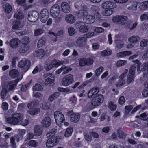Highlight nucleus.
<instances>
[{
    "instance_id": "nucleus-12",
    "label": "nucleus",
    "mask_w": 148,
    "mask_h": 148,
    "mask_svg": "<svg viewBox=\"0 0 148 148\" xmlns=\"http://www.w3.org/2000/svg\"><path fill=\"white\" fill-rule=\"evenodd\" d=\"M128 72V70L127 69H125L123 73L120 75L119 81L116 84V86H121L125 84V81L124 79L126 76L127 73Z\"/></svg>"
},
{
    "instance_id": "nucleus-17",
    "label": "nucleus",
    "mask_w": 148,
    "mask_h": 148,
    "mask_svg": "<svg viewBox=\"0 0 148 148\" xmlns=\"http://www.w3.org/2000/svg\"><path fill=\"white\" fill-rule=\"evenodd\" d=\"M48 34L50 36H54L53 38L52 39V40L53 42H55L57 40L56 36H62L64 34V31L62 30H61L59 31L57 34H56L52 31H50L49 32Z\"/></svg>"
},
{
    "instance_id": "nucleus-44",
    "label": "nucleus",
    "mask_w": 148,
    "mask_h": 148,
    "mask_svg": "<svg viewBox=\"0 0 148 148\" xmlns=\"http://www.w3.org/2000/svg\"><path fill=\"white\" fill-rule=\"evenodd\" d=\"M73 130L71 127H69L67 129L64 134V136L66 137H69L71 136L72 134Z\"/></svg>"
},
{
    "instance_id": "nucleus-46",
    "label": "nucleus",
    "mask_w": 148,
    "mask_h": 148,
    "mask_svg": "<svg viewBox=\"0 0 148 148\" xmlns=\"http://www.w3.org/2000/svg\"><path fill=\"white\" fill-rule=\"evenodd\" d=\"M116 105L112 101L109 102L108 104V107L111 111L115 110L116 108Z\"/></svg>"
},
{
    "instance_id": "nucleus-7",
    "label": "nucleus",
    "mask_w": 148,
    "mask_h": 148,
    "mask_svg": "<svg viewBox=\"0 0 148 148\" xmlns=\"http://www.w3.org/2000/svg\"><path fill=\"white\" fill-rule=\"evenodd\" d=\"M74 82L73 76L71 74H69L63 78L61 83L64 86H68Z\"/></svg>"
},
{
    "instance_id": "nucleus-41",
    "label": "nucleus",
    "mask_w": 148,
    "mask_h": 148,
    "mask_svg": "<svg viewBox=\"0 0 148 148\" xmlns=\"http://www.w3.org/2000/svg\"><path fill=\"white\" fill-rule=\"evenodd\" d=\"M16 140L17 142L19 140V136H15L11 138L10 142L11 145L12 147H14L16 145V143L15 142V140Z\"/></svg>"
},
{
    "instance_id": "nucleus-14",
    "label": "nucleus",
    "mask_w": 148,
    "mask_h": 148,
    "mask_svg": "<svg viewBox=\"0 0 148 148\" xmlns=\"http://www.w3.org/2000/svg\"><path fill=\"white\" fill-rule=\"evenodd\" d=\"M57 142L56 137L49 138L46 143V145L48 148H51L56 145Z\"/></svg>"
},
{
    "instance_id": "nucleus-3",
    "label": "nucleus",
    "mask_w": 148,
    "mask_h": 148,
    "mask_svg": "<svg viewBox=\"0 0 148 148\" xmlns=\"http://www.w3.org/2000/svg\"><path fill=\"white\" fill-rule=\"evenodd\" d=\"M112 20L114 23L123 26L127 23L128 18L125 16L116 15L113 16Z\"/></svg>"
},
{
    "instance_id": "nucleus-35",
    "label": "nucleus",
    "mask_w": 148,
    "mask_h": 148,
    "mask_svg": "<svg viewBox=\"0 0 148 148\" xmlns=\"http://www.w3.org/2000/svg\"><path fill=\"white\" fill-rule=\"evenodd\" d=\"M38 103L35 101H33L27 104V107L29 109H33L36 108Z\"/></svg>"
},
{
    "instance_id": "nucleus-20",
    "label": "nucleus",
    "mask_w": 148,
    "mask_h": 148,
    "mask_svg": "<svg viewBox=\"0 0 148 148\" xmlns=\"http://www.w3.org/2000/svg\"><path fill=\"white\" fill-rule=\"evenodd\" d=\"M121 35L119 34L115 36V42L116 44V47L118 49L122 48L124 46V43L120 40Z\"/></svg>"
},
{
    "instance_id": "nucleus-62",
    "label": "nucleus",
    "mask_w": 148,
    "mask_h": 148,
    "mask_svg": "<svg viewBox=\"0 0 148 148\" xmlns=\"http://www.w3.org/2000/svg\"><path fill=\"white\" fill-rule=\"evenodd\" d=\"M86 62V66H90L93 64L94 62L93 60L90 58H85Z\"/></svg>"
},
{
    "instance_id": "nucleus-49",
    "label": "nucleus",
    "mask_w": 148,
    "mask_h": 148,
    "mask_svg": "<svg viewBox=\"0 0 148 148\" xmlns=\"http://www.w3.org/2000/svg\"><path fill=\"white\" fill-rule=\"evenodd\" d=\"M134 75L129 74L127 77V82L128 84H130L133 81L134 79Z\"/></svg>"
},
{
    "instance_id": "nucleus-11",
    "label": "nucleus",
    "mask_w": 148,
    "mask_h": 148,
    "mask_svg": "<svg viewBox=\"0 0 148 148\" xmlns=\"http://www.w3.org/2000/svg\"><path fill=\"white\" fill-rule=\"evenodd\" d=\"M44 76L46 78L45 81V84L46 85L50 86L55 81V76L51 73L45 74Z\"/></svg>"
},
{
    "instance_id": "nucleus-52",
    "label": "nucleus",
    "mask_w": 148,
    "mask_h": 148,
    "mask_svg": "<svg viewBox=\"0 0 148 148\" xmlns=\"http://www.w3.org/2000/svg\"><path fill=\"white\" fill-rule=\"evenodd\" d=\"M127 63V61L125 60H120L117 62L116 65L117 67H120L126 65Z\"/></svg>"
},
{
    "instance_id": "nucleus-36",
    "label": "nucleus",
    "mask_w": 148,
    "mask_h": 148,
    "mask_svg": "<svg viewBox=\"0 0 148 148\" xmlns=\"http://www.w3.org/2000/svg\"><path fill=\"white\" fill-rule=\"evenodd\" d=\"M15 18L21 20L23 18L24 15L21 11L17 12L14 15Z\"/></svg>"
},
{
    "instance_id": "nucleus-54",
    "label": "nucleus",
    "mask_w": 148,
    "mask_h": 148,
    "mask_svg": "<svg viewBox=\"0 0 148 148\" xmlns=\"http://www.w3.org/2000/svg\"><path fill=\"white\" fill-rule=\"evenodd\" d=\"M40 16H49V13L46 9H42L40 13Z\"/></svg>"
},
{
    "instance_id": "nucleus-34",
    "label": "nucleus",
    "mask_w": 148,
    "mask_h": 148,
    "mask_svg": "<svg viewBox=\"0 0 148 148\" xmlns=\"http://www.w3.org/2000/svg\"><path fill=\"white\" fill-rule=\"evenodd\" d=\"M85 8H84L82 9H80L77 15L79 17H82L83 18L84 16L87 15L88 12L85 10Z\"/></svg>"
},
{
    "instance_id": "nucleus-51",
    "label": "nucleus",
    "mask_w": 148,
    "mask_h": 148,
    "mask_svg": "<svg viewBox=\"0 0 148 148\" xmlns=\"http://www.w3.org/2000/svg\"><path fill=\"white\" fill-rule=\"evenodd\" d=\"M112 53V51L110 49L105 50L102 51L101 53V56H106L110 55Z\"/></svg>"
},
{
    "instance_id": "nucleus-42",
    "label": "nucleus",
    "mask_w": 148,
    "mask_h": 148,
    "mask_svg": "<svg viewBox=\"0 0 148 148\" xmlns=\"http://www.w3.org/2000/svg\"><path fill=\"white\" fill-rule=\"evenodd\" d=\"M56 130L55 129H52L50 131L48 132L47 134V136L49 138H52L53 137H56L55 134L56 132Z\"/></svg>"
},
{
    "instance_id": "nucleus-63",
    "label": "nucleus",
    "mask_w": 148,
    "mask_h": 148,
    "mask_svg": "<svg viewBox=\"0 0 148 148\" xmlns=\"http://www.w3.org/2000/svg\"><path fill=\"white\" fill-rule=\"evenodd\" d=\"M42 87L39 84H36L33 88L34 91H40L42 90Z\"/></svg>"
},
{
    "instance_id": "nucleus-64",
    "label": "nucleus",
    "mask_w": 148,
    "mask_h": 148,
    "mask_svg": "<svg viewBox=\"0 0 148 148\" xmlns=\"http://www.w3.org/2000/svg\"><path fill=\"white\" fill-rule=\"evenodd\" d=\"M140 44L141 47H146L148 45V40L146 39H143L141 41Z\"/></svg>"
},
{
    "instance_id": "nucleus-59",
    "label": "nucleus",
    "mask_w": 148,
    "mask_h": 148,
    "mask_svg": "<svg viewBox=\"0 0 148 148\" xmlns=\"http://www.w3.org/2000/svg\"><path fill=\"white\" fill-rule=\"evenodd\" d=\"M133 108V107L131 105L126 106L125 107V114L127 115Z\"/></svg>"
},
{
    "instance_id": "nucleus-60",
    "label": "nucleus",
    "mask_w": 148,
    "mask_h": 148,
    "mask_svg": "<svg viewBox=\"0 0 148 148\" xmlns=\"http://www.w3.org/2000/svg\"><path fill=\"white\" fill-rule=\"evenodd\" d=\"M128 40L129 42L132 43H135L137 41V38L135 36H132L128 38Z\"/></svg>"
},
{
    "instance_id": "nucleus-38",
    "label": "nucleus",
    "mask_w": 148,
    "mask_h": 148,
    "mask_svg": "<svg viewBox=\"0 0 148 148\" xmlns=\"http://www.w3.org/2000/svg\"><path fill=\"white\" fill-rule=\"evenodd\" d=\"M139 8L142 10H145L148 8V1L141 3L139 5Z\"/></svg>"
},
{
    "instance_id": "nucleus-16",
    "label": "nucleus",
    "mask_w": 148,
    "mask_h": 148,
    "mask_svg": "<svg viewBox=\"0 0 148 148\" xmlns=\"http://www.w3.org/2000/svg\"><path fill=\"white\" fill-rule=\"evenodd\" d=\"M21 43V41L17 38H13L10 42V46L13 49L17 48Z\"/></svg>"
},
{
    "instance_id": "nucleus-8",
    "label": "nucleus",
    "mask_w": 148,
    "mask_h": 148,
    "mask_svg": "<svg viewBox=\"0 0 148 148\" xmlns=\"http://www.w3.org/2000/svg\"><path fill=\"white\" fill-rule=\"evenodd\" d=\"M75 26L79 31L82 33H85L87 32L88 30V26L86 25L84 22H77L75 23Z\"/></svg>"
},
{
    "instance_id": "nucleus-29",
    "label": "nucleus",
    "mask_w": 148,
    "mask_h": 148,
    "mask_svg": "<svg viewBox=\"0 0 148 148\" xmlns=\"http://www.w3.org/2000/svg\"><path fill=\"white\" fill-rule=\"evenodd\" d=\"M40 111V109L37 108L33 109H30L27 111V112L31 115H35L38 114Z\"/></svg>"
},
{
    "instance_id": "nucleus-37",
    "label": "nucleus",
    "mask_w": 148,
    "mask_h": 148,
    "mask_svg": "<svg viewBox=\"0 0 148 148\" xmlns=\"http://www.w3.org/2000/svg\"><path fill=\"white\" fill-rule=\"evenodd\" d=\"M104 68L102 66H100L94 72V75L97 77L99 76L104 71Z\"/></svg>"
},
{
    "instance_id": "nucleus-2",
    "label": "nucleus",
    "mask_w": 148,
    "mask_h": 148,
    "mask_svg": "<svg viewBox=\"0 0 148 148\" xmlns=\"http://www.w3.org/2000/svg\"><path fill=\"white\" fill-rule=\"evenodd\" d=\"M23 118V114L18 113H15L12 117L8 118L6 119V122L13 125L19 124Z\"/></svg>"
},
{
    "instance_id": "nucleus-55",
    "label": "nucleus",
    "mask_w": 148,
    "mask_h": 148,
    "mask_svg": "<svg viewBox=\"0 0 148 148\" xmlns=\"http://www.w3.org/2000/svg\"><path fill=\"white\" fill-rule=\"evenodd\" d=\"M30 146L36 147L38 145V143L35 140H31L28 143Z\"/></svg>"
},
{
    "instance_id": "nucleus-24",
    "label": "nucleus",
    "mask_w": 148,
    "mask_h": 148,
    "mask_svg": "<svg viewBox=\"0 0 148 148\" xmlns=\"http://www.w3.org/2000/svg\"><path fill=\"white\" fill-rule=\"evenodd\" d=\"M99 88L94 87L91 89L88 92V97L91 98L94 95H96L99 92Z\"/></svg>"
},
{
    "instance_id": "nucleus-50",
    "label": "nucleus",
    "mask_w": 148,
    "mask_h": 148,
    "mask_svg": "<svg viewBox=\"0 0 148 148\" xmlns=\"http://www.w3.org/2000/svg\"><path fill=\"white\" fill-rule=\"evenodd\" d=\"M50 107V105L47 103L45 102L42 103L41 105V108L43 110H47Z\"/></svg>"
},
{
    "instance_id": "nucleus-18",
    "label": "nucleus",
    "mask_w": 148,
    "mask_h": 148,
    "mask_svg": "<svg viewBox=\"0 0 148 148\" xmlns=\"http://www.w3.org/2000/svg\"><path fill=\"white\" fill-rule=\"evenodd\" d=\"M83 20L85 23L87 24H91L93 23L95 20V16L88 14L84 17Z\"/></svg>"
},
{
    "instance_id": "nucleus-57",
    "label": "nucleus",
    "mask_w": 148,
    "mask_h": 148,
    "mask_svg": "<svg viewBox=\"0 0 148 148\" xmlns=\"http://www.w3.org/2000/svg\"><path fill=\"white\" fill-rule=\"evenodd\" d=\"M93 31L95 32L98 33H103L104 31V29L100 27H94Z\"/></svg>"
},
{
    "instance_id": "nucleus-23",
    "label": "nucleus",
    "mask_w": 148,
    "mask_h": 148,
    "mask_svg": "<svg viewBox=\"0 0 148 148\" xmlns=\"http://www.w3.org/2000/svg\"><path fill=\"white\" fill-rule=\"evenodd\" d=\"M24 26L23 23L18 21H16L13 23L12 29L14 30H21Z\"/></svg>"
},
{
    "instance_id": "nucleus-40",
    "label": "nucleus",
    "mask_w": 148,
    "mask_h": 148,
    "mask_svg": "<svg viewBox=\"0 0 148 148\" xmlns=\"http://www.w3.org/2000/svg\"><path fill=\"white\" fill-rule=\"evenodd\" d=\"M46 39L45 38H40L38 40L37 46L40 48L42 47L45 43Z\"/></svg>"
},
{
    "instance_id": "nucleus-19",
    "label": "nucleus",
    "mask_w": 148,
    "mask_h": 148,
    "mask_svg": "<svg viewBox=\"0 0 148 148\" xmlns=\"http://www.w3.org/2000/svg\"><path fill=\"white\" fill-rule=\"evenodd\" d=\"M51 123V121L49 116L45 117L41 121V124L44 127L47 128L50 126Z\"/></svg>"
},
{
    "instance_id": "nucleus-61",
    "label": "nucleus",
    "mask_w": 148,
    "mask_h": 148,
    "mask_svg": "<svg viewBox=\"0 0 148 148\" xmlns=\"http://www.w3.org/2000/svg\"><path fill=\"white\" fill-rule=\"evenodd\" d=\"M85 58H82L79 60V65L80 66L83 67L86 66Z\"/></svg>"
},
{
    "instance_id": "nucleus-32",
    "label": "nucleus",
    "mask_w": 148,
    "mask_h": 148,
    "mask_svg": "<svg viewBox=\"0 0 148 148\" xmlns=\"http://www.w3.org/2000/svg\"><path fill=\"white\" fill-rule=\"evenodd\" d=\"M80 115L78 113H74L70 117V120L74 122H76L79 120Z\"/></svg>"
},
{
    "instance_id": "nucleus-45",
    "label": "nucleus",
    "mask_w": 148,
    "mask_h": 148,
    "mask_svg": "<svg viewBox=\"0 0 148 148\" xmlns=\"http://www.w3.org/2000/svg\"><path fill=\"white\" fill-rule=\"evenodd\" d=\"M61 69H62V71L63 72L62 74H64L67 73L72 70V69L71 68L65 65H63L61 67Z\"/></svg>"
},
{
    "instance_id": "nucleus-56",
    "label": "nucleus",
    "mask_w": 148,
    "mask_h": 148,
    "mask_svg": "<svg viewBox=\"0 0 148 148\" xmlns=\"http://www.w3.org/2000/svg\"><path fill=\"white\" fill-rule=\"evenodd\" d=\"M4 8L5 11L8 13H10L12 10V7L11 5L8 4H6L4 5Z\"/></svg>"
},
{
    "instance_id": "nucleus-58",
    "label": "nucleus",
    "mask_w": 148,
    "mask_h": 148,
    "mask_svg": "<svg viewBox=\"0 0 148 148\" xmlns=\"http://www.w3.org/2000/svg\"><path fill=\"white\" fill-rule=\"evenodd\" d=\"M26 132V130H24L19 129L18 130V135L19 139V140H21L23 136L25 134Z\"/></svg>"
},
{
    "instance_id": "nucleus-15",
    "label": "nucleus",
    "mask_w": 148,
    "mask_h": 148,
    "mask_svg": "<svg viewBox=\"0 0 148 148\" xmlns=\"http://www.w3.org/2000/svg\"><path fill=\"white\" fill-rule=\"evenodd\" d=\"M115 4L112 2L107 1L103 2L101 5V7L104 9H112L114 8Z\"/></svg>"
},
{
    "instance_id": "nucleus-31",
    "label": "nucleus",
    "mask_w": 148,
    "mask_h": 148,
    "mask_svg": "<svg viewBox=\"0 0 148 148\" xmlns=\"http://www.w3.org/2000/svg\"><path fill=\"white\" fill-rule=\"evenodd\" d=\"M29 49V47L27 44H23L18 49V51L20 53H24L26 52Z\"/></svg>"
},
{
    "instance_id": "nucleus-53",
    "label": "nucleus",
    "mask_w": 148,
    "mask_h": 148,
    "mask_svg": "<svg viewBox=\"0 0 148 148\" xmlns=\"http://www.w3.org/2000/svg\"><path fill=\"white\" fill-rule=\"evenodd\" d=\"M113 13L112 9H106L103 12L102 14L105 16H108L111 15Z\"/></svg>"
},
{
    "instance_id": "nucleus-39",
    "label": "nucleus",
    "mask_w": 148,
    "mask_h": 148,
    "mask_svg": "<svg viewBox=\"0 0 148 148\" xmlns=\"http://www.w3.org/2000/svg\"><path fill=\"white\" fill-rule=\"evenodd\" d=\"M45 31L41 28L37 29L34 30V35L35 36H38L41 35Z\"/></svg>"
},
{
    "instance_id": "nucleus-22",
    "label": "nucleus",
    "mask_w": 148,
    "mask_h": 148,
    "mask_svg": "<svg viewBox=\"0 0 148 148\" xmlns=\"http://www.w3.org/2000/svg\"><path fill=\"white\" fill-rule=\"evenodd\" d=\"M65 20L69 24H73L76 21V19L75 17L71 14H68L65 17Z\"/></svg>"
},
{
    "instance_id": "nucleus-27",
    "label": "nucleus",
    "mask_w": 148,
    "mask_h": 148,
    "mask_svg": "<svg viewBox=\"0 0 148 148\" xmlns=\"http://www.w3.org/2000/svg\"><path fill=\"white\" fill-rule=\"evenodd\" d=\"M49 54L47 51H44L43 49H40L37 50L36 52V56L38 58H42L46 54Z\"/></svg>"
},
{
    "instance_id": "nucleus-47",
    "label": "nucleus",
    "mask_w": 148,
    "mask_h": 148,
    "mask_svg": "<svg viewBox=\"0 0 148 148\" xmlns=\"http://www.w3.org/2000/svg\"><path fill=\"white\" fill-rule=\"evenodd\" d=\"M17 83V80L10 81L9 82V89L10 90H12L16 86V84Z\"/></svg>"
},
{
    "instance_id": "nucleus-6",
    "label": "nucleus",
    "mask_w": 148,
    "mask_h": 148,
    "mask_svg": "<svg viewBox=\"0 0 148 148\" xmlns=\"http://www.w3.org/2000/svg\"><path fill=\"white\" fill-rule=\"evenodd\" d=\"M103 95L101 94H98L92 98L91 101V104L93 106H98L103 102Z\"/></svg>"
},
{
    "instance_id": "nucleus-10",
    "label": "nucleus",
    "mask_w": 148,
    "mask_h": 148,
    "mask_svg": "<svg viewBox=\"0 0 148 148\" xmlns=\"http://www.w3.org/2000/svg\"><path fill=\"white\" fill-rule=\"evenodd\" d=\"M30 65V61L25 58H23L20 60L18 64L19 67L27 70Z\"/></svg>"
},
{
    "instance_id": "nucleus-33",
    "label": "nucleus",
    "mask_w": 148,
    "mask_h": 148,
    "mask_svg": "<svg viewBox=\"0 0 148 148\" xmlns=\"http://www.w3.org/2000/svg\"><path fill=\"white\" fill-rule=\"evenodd\" d=\"M10 75L12 78H15L18 77L19 75L18 71L16 69H13L10 72Z\"/></svg>"
},
{
    "instance_id": "nucleus-28",
    "label": "nucleus",
    "mask_w": 148,
    "mask_h": 148,
    "mask_svg": "<svg viewBox=\"0 0 148 148\" xmlns=\"http://www.w3.org/2000/svg\"><path fill=\"white\" fill-rule=\"evenodd\" d=\"M137 70L138 72L141 71H148V62H146L143 63L141 66H140L138 68H137Z\"/></svg>"
},
{
    "instance_id": "nucleus-13",
    "label": "nucleus",
    "mask_w": 148,
    "mask_h": 148,
    "mask_svg": "<svg viewBox=\"0 0 148 148\" xmlns=\"http://www.w3.org/2000/svg\"><path fill=\"white\" fill-rule=\"evenodd\" d=\"M132 62L135 63L130 67L129 73L135 75V71L136 70V67L137 66V68H138L139 66L141 65V63L137 59L133 60Z\"/></svg>"
},
{
    "instance_id": "nucleus-25",
    "label": "nucleus",
    "mask_w": 148,
    "mask_h": 148,
    "mask_svg": "<svg viewBox=\"0 0 148 148\" xmlns=\"http://www.w3.org/2000/svg\"><path fill=\"white\" fill-rule=\"evenodd\" d=\"M61 9L63 12L66 13L69 12L70 7L68 3L65 2H62L61 5Z\"/></svg>"
},
{
    "instance_id": "nucleus-21",
    "label": "nucleus",
    "mask_w": 148,
    "mask_h": 148,
    "mask_svg": "<svg viewBox=\"0 0 148 148\" xmlns=\"http://www.w3.org/2000/svg\"><path fill=\"white\" fill-rule=\"evenodd\" d=\"M86 44V39L84 37H79L77 40L76 45L80 47L85 46Z\"/></svg>"
},
{
    "instance_id": "nucleus-26",
    "label": "nucleus",
    "mask_w": 148,
    "mask_h": 148,
    "mask_svg": "<svg viewBox=\"0 0 148 148\" xmlns=\"http://www.w3.org/2000/svg\"><path fill=\"white\" fill-rule=\"evenodd\" d=\"M34 131L35 135L39 136L42 134V129L41 126L39 125H36L34 128Z\"/></svg>"
},
{
    "instance_id": "nucleus-4",
    "label": "nucleus",
    "mask_w": 148,
    "mask_h": 148,
    "mask_svg": "<svg viewBox=\"0 0 148 148\" xmlns=\"http://www.w3.org/2000/svg\"><path fill=\"white\" fill-rule=\"evenodd\" d=\"M54 116L57 125L61 126L65 121L64 114L60 111H56L54 113Z\"/></svg>"
},
{
    "instance_id": "nucleus-43",
    "label": "nucleus",
    "mask_w": 148,
    "mask_h": 148,
    "mask_svg": "<svg viewBox=\"0 0 148 148\" xmlns=\"http://www.w3.org/2000/svg\"><path fill=\"white\" fill-rule=\"evenodd\" d=\"M117 135L120 138H124L125 135L123 131V130L121 128H119L117 131Z\"/></svg>"
},
{
    "instance_id": "nucleus-1",
    "label": "nucleus",
    "mask_w": 148,
    "mask_h": 148,
    "mask_svg": "<svg viewBox=\"0 0 148 148\" xmlns=\"http://www.w3.org/2000/svg\"><path fill=\"white\" fill-rule=\"evenodd\" d=\"M51 16L55 18L57 22L60 21L62 18V16L61 14V11L59 6L56 4L52 6L50 10Z\"/></svg>"
},
{
    "instance_id": "nucleus-5",
    "label": "nucleus",
    "mask_w": 148,
    "mask_h": 148,
    "mask_svg": "<svg viewBox=\"0 0 148 148\" xmlns=\"http://www.w3.org/2000/svg\"><path fill=\"white\" fill-rule=\"evenodd\" d=\"M64 61H59L56 60H53L51 61L46 62L45 64V68L47 70H49L53 67H58L60 65L63 64Z\"/></svg>"
},
{
    "instance_id": "nucleus-30",
    "label": "nucleus",
    "mask_w": 148,
    "mask_h": 148,
    "mask_svg": "<svg viewBox=\"0 0 148 148\" xmlns=\"http://www.w3.org/2000/svg\"><path fill=\"white\" fill-rule=\"evenodd\" d=\"M132 53L130 51H125L123 52L118 53L117 54V56L118 57L121 58L128 56L132 54Z\"/></svg>"
},
{
    "instance_id": "nucleus-48",
    "label": "nucleus",
    "mask_w": 148,
    "mask_h": 148,
    "mask_svg": "<svg viewBox=\"0 0 148 148\" xmlns=\"http://www.w3.org/2000/svg\"><path fill=\"white\" fill-rule=\"evenodd\" d=\"M77 99L75 95L70 97L69 99V103L73 105H75L77 103Z\"/></svg>"
},
{
    "instance_id": "nucleus-9",
    "label": "nucleus",
    "mask_w": 148,
    "mask_h": 148,
    "mask_svg": "<svg viewBox=\"0 0 148 148\" xmlns=\"http://www.w3.org/2000/svg\"><path fill=\"white\" fill-rule=\"evenodd\" d=\"M39 16V13L36 11L30 12L27 16V19L30 22H33L36 21Z\"/></svg>"
}]
</instances>
